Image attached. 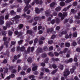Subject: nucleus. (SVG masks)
<instances>
[{
  "label": "nucleus",
  "mask_w": 80,
  "mask_h": 80,
  "mask_svg": "<svg viewBox=\"0 0 80 80\" xmlns=\"http://www.w3.org/2000/svg\"><path fill=\"white\" fill-rule=\"evenodd\" d=\"M59 16V17H61V20H63L64 18H65V17H67V12H65L63 13V15L61 13H60L58 14Z\"/></svg>",
  "instance_id": "nucleus-1"
},
{
  "label": "nucleus",
  "mask_w": 80,
  "mask_h": 80,
  "mask_svg": "<svg viewBox=\"0 0 80 80\" xmlns=\"http://www.w3.org/2000/svg\"><path fill=\"white\" fill-rule=\"evenodd\" d=\"M12 22H9V23L6 22V27L4 26L3 27V29L4 30H7V27H10V25H12L13 23V22L14 21L13 20H12Z\"/></svg>",
  "instance_id": "nucleus-2"
},
{
  "label": "nucleus",
  "mask_w": 80,
  "mask_h": 80,
  "mask_svg": "<svg viewBox=\"0 0 80 80\" xmlns=\"http://www.w3.org/2000/svg\"><path fill=\"white\" fill-rule=\"evenodd\" d=\"M30 49L31 50V52H33V51L34 50V47H32L31 48H30V47H29L28 48L27 52H26V53H28L30 51Z\"/></svg>",
  "instance_id": "nucleus-3"
},
{
  "label": "nucleus",
  "mask_w": 80,
  "mask_h": 80,
  "mask_svg": "<svg viewBox=\"0 0 80 80\" xmlns=\"http://www.w3.org/2000/svg\"><path fill=\"white\" fill-rule=\"evenodd\" d=\"M70 74V72L68 70V69H66L65 71L64 72V76H67Z\"/></svg>",
  "instance_id": "nucleus-4"
},
{
  "label": "nucleus",
  "mask_w": 80,
  "mask_h": 80,
  "mask_svg": "<svg viewBox=\"0 0 80 80\" xmlns=\"http://www.w3.org/2000/svg\"><path fill=\"white\" fill-rule=\"evenodd\" d=\"M25 48L24 46H22L20 48V47H18L17 48V50L18 51H19V50H20V51L23 52V51H25Z\"/></svg>",
  "instance_id": "nucleus-5"
},
{
  "label": "nucleus",
  "mask_w": 80,
  "mask_h": 80,
  "mask_svg": "<svg viewBox=\"0 0 80 80\" xmlns=\"http://www.w3.org/2000/svg\"><path fill=\"white\" fill-rule=\"evenodd\" d=\"M42 11H43V8H41L40 10H39L38 8H36L35 12L36 13H39L40 12H42Z\"/></svg>",
  "instance_id": "nucleus-6"
},
{
  "label": "nucleus",
  "mask_w": 80,
  "mask_h": 80,
  "mask_svg": "<svg viewBox=\"0 0 80 80\" xmlns=\"http://www.w3.org/2000/svg\"><path fill=\"white\" fill-rule=\"evenodd\" d=\"M36 52L37 54H38L39 52L42 53V52H43V49L42 48H38Z\"/></svg>",
  "instance_id": "nucleus-7"
},
{
  "label": "nucleus",
  "mask_w": 80,
  "mask_h": 80,
  "mask_svg": "<svg viewBox=\"0 0 80 80\" xmlns=\"http://www.w3.org/2000/svg\"><path fill=\"white\" fill-rule=\"evenodd\" d=\"M24 1L25 3L26 4V6H28L29 5V3L31 2V0H23Z\"/></svg>",
  "instance_id": "nucleus-8"
},
{
  "label": "nucleus",
  "mask_w": 80,
  "mask_h": 80,
  "mask_svg": "<svg viewBox=\"0 0 80 80\" xmlns=\"http://www.w3.org/2000/svg\"><path fill=\"white\" fill-rule=\"evenodd\" d=\"M73 62V59L70 58L68 60L65 61V62L66 63H68L69 62Z\"/></svg>",
  "instance_id": "nucleus-9"
},
{
  "label": "nucleus",
  "mask_w": 80,
  "mask_h": 80,
  "mask_svg": "<svg viewBox=\"0 0 80 80\" xmlns=\"http://www.w3.org/2000/svg\"><path fill=\"white\" fill-rule=\"evenodd\" d=\"M15 34V35H19L20 36V35H22V34H23V33L22 32H20L19 33L17 31H16L14 32Z\"/></svg>",
  "instance_id": "nucleus-10"
},
{
  "label": "nucleus",
  "mask_w": 80,
  "mask_h": 80,
  "mask_svg": "<svg viewBox=\"0 0 80 80\" xmlns=\"http://www.w3.org/2000/svg\"><path fill=\"white\" fill-rule=\"evenodd\" d=\"M31 7H32V6L31 5H29V7L26 6L24 8V10L25 12H26L28 10V8H31Z\"/></svg>",
  "instance_id": "nucleus-11"
},
{
  "label": "nucleus",
  "mask_w": 80,
  "mask_h": 80,
  "mask_svg": "<svg viewBox=\"0 0 80 80\" xmlns=\"http://www.w3.org/2000/svg\"><path fill=\"white\" fill-rule=\"evenodd\" d=\"M50 11L49 10H47L45 12V15L47 17L50 15Z\"/></svg>",
  "instance_id": "nucleus-12"
},
{
  "label": "nucleus",
  "mask_w": 80,
  "mask_h": 80,
  "mask_svg": "<svg viewBox=\"0 0 80 80\" xmlns=\"http://www.w3.org/2000/svg\"><path fill=\"white\" fill-rule=\"evenodd\" d=\"M35 3H36V4L38 3V0H34V1L31 4L32 5H34Z\"/></svg>",
  "instance_id": "nucleus-13"
},
{
  "label": "nucleus",
  "mask_w": 80,
  "mask_h": 80,
  "mask_svg": "<svg viewBox=\"0 0 80 80\" xmlns=\"http://www.w3.org/2000/svg\"><path fill=\"white\" fill-rule=\"evenodd\" d=\"M53 31V29L52 28L50 29V28H48L47 29V33H49V32H52Z\"/></svg>",
  "instance_id": "nucleus-14"
},
{
  "label": "nucleus",
  "mask_w": 80,
  "mask_h": 80,
  "mask_svg": "<svg viewBox=\"0 0 80 80\" xmlns=\"http://www.w3.org/2000/svg\"><path fill=\"white\" fill-rule=\"evenodd\" d=\"M61 9H62V8L61 7L59 6L56 8V11L57 12H59V11L61 10Z\"/></svg>",
  "instance_id": "nucleus-15"
},
{
  "label": "nucleus",
  "mask_w": 80,
  "mask_h": 80,
  "mask_svg": "<svg viewBox=\"0 0 80 80\" xmlns=\"http://www.w3.org/2000/svg\"><path fill=\"white\" fill-rule=\"evenodd\" d=\"M65 38L67 39V38H71V37H72V34L71 33H70L69 34V36H68V34H67L66 36L65 37Z\"/></svg>",
  "instance_id": "nucleus-16"
},
{
  "label": "nucleus",
  "mask_w": 80,
  "mask_h": 80,
  "mask_svg": "<svg viewBox=\"0 0 80 80\" xmlns=\"http://www.w3.org/2000/svg\"><path fill=\"white\" fill-rule=\"evenodd\" d=\"M60 5L61 7H64L65 5V3L64 2H61L60 3Z\"/></svg>",
  "instance_id": "nucleus-17"
},
{
  "label": "nucleus",
  "mask_w": 80,
  "mask_h": 80,
  "mask_svg": "<svg viewBox=\"0 0 80 80\" xmlns=\"http://www.w3.org/2000/svg\"><path fill=\"white\" fill-rule=\"evenodd\" d=\"M1 54H3L5 55H7V56H8V57L9 56V52H8V51L6 52L5 53V54H3V52H2L1 53Z\"/></svg>",
  "instance_id": "nucleus-18"
},
{
  "label": "nucleus",
  "mask_w": 80,
  "mask_h": 80,
  "mask_svg": "<svg viewBox=\"0 0 80 80\" xmlns=\"http://www.w3.org/2000/svg\"><path fill=\"white\" fill-rule=\"evenodd\" d=\"M76 68V67H73L72 69H71L70 72L71 73H73L74 72V70Z\"/></svg>",
  "instance_id": "nucleus-19"
},
{
  "label": "nucleus",
  "mask_w": 80,
  "mask_h": 80,
  "mask_svg": "<svg viewBox=\"0 0 80 80\" xmlns=\"http://www.w3.org/2000/svg\"><path fill=\"white\" fill-rule=\"evenodd\" d=\"M55 4H56L55 2H52L50 4V6L51 7H54V6L55 5Z\"/></svg>",
  "instance_id": "nucleus-20"
},
{
  "label": "nucleus",
  "mask_w": 80,
  "mask_h": 80,
  "mask_svg": "<svg viewBox=\"0 0 80 80\" xmlns=\"http://www.w3.org/2000/svg\"><path fill=\"white\" fill-rule=\"evenodd\" d=\"M38 67V66H36L32 68V71H35V70L37 69Z\"/></svg>",
  "instance_id": "nucleus-21"
},
{
  "label": "nucleus",
  "mask_w": 80,
  "mask_h": 80,
  "mask_svg": "<svg viewBox=\"0 0 80 80\" xmlns=\"http://www.w3.org/2000/svg\"><path fill=\"white\" fill-rule=\"evenodd\" d=\"M10 13L11 15H15L16 13V12H14V10H12L10 12Z\"/></svg>",
  "instance_id": "nucleus-22"
},
{
  "label": "nucleus",
  "mask_w": 80,
  "mask_h": 80,
  "mask_svg": "<svg viewBox=\"0 0 80 80\" xmlns=\"http://www.w3.org/2000/svg\"><path fill=\"white\" fill-rule=\"evenodd\" d=\"M22 16H23L24 17H27L28 18H30V16H27L25 14H24L22 15Z\"/></svg>",
  "instance_id": "nucleus-23"
},
{
  "label": "nucleus",
  "mask_w": 80,
  "mask_h": 80,
  "mask_svg": "<svg viewBox=\"0 0 80 80\" xmlns=\"http://www.w3.org/2000/svg\"><path fill=\"white\" fill-rule=\"evenodd\" d=\"M63 34H67V32L66 31H63L61 32V35L59 34L60 37L63 35Z\"/></svg>",
  "instance_id": "nucleus-24"
},
{
  "label": "nucleus",
  "mask_w": 80,
  "mask_h": 80,
  "mask_svg": "<svg viewBox=\"0 0 80 80\" xmlns=\"http://www.w3.org/2000/svg\"><path fill=\"white\" fill-rule=\"evenodd\" d=\"M38 42V39L37 38H36L34 40V45H35V44L37 43V42Z\"/></svg>",
  "instance_id": "nucleus-25"
},
{
  "label": "nucleus",
  "mask_w": 80,
  "mask_h": 80,
  "mask_svg": "<svg viewBox=\"0 0 80 80\" xmlns=\"http://www.w3.org/2000/svg\"><path fill=\"white\" fill-rule=\"evenodd\" d=\"M51 60H52V61H59L60 60H59V59L58 58H57L56 59H54V58H52Z\"/></svg>",
  "instance_id": "nucleus-26"
},
{
  "label": "nucleus",
  "mask_w": 80,
  "mask_h": 80,
  "mask_svg": "<svg viewBox=\"0 0 80 80\" xmlns=\"http://www.w3.org/2000/svg\"><path fill=\"white\" fill-rule=\"evenodd\" d=\"M28 62L29 63H31L32 62V58H28Z\"/></svg>",
  "instance_id": "nucleus-27"
},
{
  "label": "nucleus",
  "mask_w": 80,
  "mask_h": 80,
  "mask_svg": "<svg viewBox=\"0 0 80 80\" xmlns=\"http://www.w3.org/2000/svg\"><path fill=\"white\" fill-rule=\"evenodd\" d=\"M8 43H9L8 42L6 41L4 42V45L6 46V47H8Z\"/></svg>",
  "instance_id": "nucleus-28"
},
{
  "label": "nucleus",
  "mask_w": 80,
  "mask_h": 80,
  "mask_svg": "<svg viewBox=\"0 0 80 80\" xmlns=\"http://www.w3.org/2000/svg\"><path fill=\"white\" fill-rule=\"evenodd\" d=\"M38 3H37V4H39V5H41L42 3H43V1L42 0L39 1L38 0Z\"/></svg>",
  "instance_id": "nucleus-29"
},
{
  "label": "nucleus",
  "mask_w": 80,
  "mask_h": 80,
  "mask_svg": "<svg viewBox=\"0 0 80 80\" xmlns=\"http://www.w3.org/2000/svg\"><path fill=\"white\" fill-rule=\"evenodd\" d=\"M23 25L22 24H20L18 26V27H19V29H21V28H23Z\"/></svg>",
  "instance_id": "nucleus-30"
},
{
  "label": "nucleus",
  "mask_w": 80,
  "mask_h": 80,
  "mask_svg": "<svg viewBox=\"0 0 80 80\" xmlns=\"http://www.w3.org/2000/svg\"><path fill=\"white\" fill-rule=\"evenodd\" d=\"M49 60V59L48 58L44 61V63H48V61Z\"/></svg>",
  "instance_id": "nucleus-31"
},
{
  "label": "nucleus",
  "mask_w": 80,
  "mask_h": 80,
  "mask_svg": "<svg viewBox=\"0 0 80 80\" xmlns=\"http://www.w3.org/2000/svg\"><path fill=\"white\" fill-rule=\"evenodd\" d=\"M27 33H29V34H32V32L31 30H28L27 31Z\"/></svg>",
  "instance_id": "nucleus-32"
},
{
  "label": "nucleus",
  "mask_w": 80,
  "mask_h": 80,
  "mask_svg": "<svg viewBox=\"0 0 80 80\" xmlns=\"http://www.w3.org/2000/svg\"><path fill=\"white\" fill-rule=\"evenodd\" d=\"M73 0H66V1H65V3H70L71 2H72Z\"/></svg>",
  "instance_id": "nucleus-33"
},
{
  "label": "nucleus",
  "mask_w": 80,
  "mask_h": 80,
  "mask_svg": "<svg viewBox=\"0 0 80 80\" xmlns=\"http://www.w3.org/2000/svg\"><path fill=\"white\" fill-rule=\"evenodd\" d=\"M72 36L73 37H77V33L76 32L74 33Z\"/></svg>",
  "instance_id": "nucleus-34"
},
{
  "label": "nucleus",
  "mask_w": 80,
  "mask_h": 80,
  "mask_svg": "<svg viewBox=\"0 0 80 80\" xmlns=\"http://www.w3.org/2000/svg\"><path fill=\"white\" fill-rule=\"evenodd\" d=\"M4 23V22L2 19L0 20V24L3 25Z\"/></svg>",
  "instance_id": "nucleus-35"
},
{
  "label": "nucleus",
  "mask_w": 80,
  "mask_h": 80,
  "mask_svg": "<svg viewBox=\"0 0 80 80\" xmlns=\"http://www.w3.org/2000/svg\"><path fill=\"white\" fill-rule=\"evenodd\" d=\"M20 17V16L17 15L14 18L15 20H16V19H17V18H19Z\"/></svg>",
  "instance_id": "nucleus-36"
},
{
  "label": "nucleus",
  "mask_w": 80,
  "mask_h": 80,
  "mask_svg": "<svg viewBox=\"0 0 80 80\" xmlns=\"http://www.w3.org/2000/svg\"><path fill=\"white\" fill-rule=\"evenodd\" d=\"M60 46L61 47H62V48H63V47H64V46H65V45H64V43L62 42L61 43Z\"/></svg>",
  "instance_id": "nucleus-37"
},
{
  "label": "nucleus",
  "mask_w": 80,
  "mask_h": 80,
  "mask_svg": "<svg viewBox=\"0 0 80 80\" xmlns=\"http://www.w3.org/2000/svg\"><path fill=\"white\" fill-rule=\"evenodd\" d=\"M66 47H69L70 46V43H66Z\"/></svg>",
  "instance_id": "nucleus-38"
},
{
  "label": "nucleus",
  "mask_w": 80,
  "mask_h": 80,
  "mask_svg": "<svg viewBox=\"0 0 80 80\" xmlns=\"http://www.w3.org/2000/svg\"><path fill=\"white\" fill-rule=\"evenodd\" d=\"M72 45H73V46H75L77 45V42H73L72 43Z\"/></svg>",
  "instance_id": "nucleus-39"
},
{
  "label": "nucleus",
  "mask_w": 80,
  "mask_h": 80,
  "mask_svg": "<svg viewBox=\"0 0 80 80\" xmlns=\"http://www.w3.org/2000/svg\"><path fill=\"white\" fill-rule=\"evenodd\" d=\"M57 69L54 70V71L52 72L51 73V74H54V73H56V72H57Z\"/></svg>",
  "instance_id": "nucleus-40"
},
{
  "label": "nucleus",
  "mask_w": 80,
  "mask_h": 80,
  "mask_svg": "<svg viewBox=\"0 0 80 80\" xmlns=\"http://www.w3.org/2000/svg\"><path fill=\"white\" fill-rule=\"evenodd\" d=\"M55 20L53 19L51 21V23L52 24H53L55 23Z\"/></svg>",
  "instance_id": "nucleus-41"
},
{
  "label": "nucleus",
  "mask_w": 80,
  "mask_h": 80,
  "mask_svg": "<svg viewBox=\"0 0 80 80\" xmlns=\"http://www.w3.org/2000/svg\"><path fill=\"white\" fill-rule=\"evenodd\" d=\"M22 42H23V40H21L19 41H18V44H19V45H20V44L22 43Z\"/></svg>",
  "instance_id": "nucleus-42"
},
{
  "label": "nucleus",
  "mask_w": 80,
  "mask_h": 80,
  "mask_svg": "<svg viewBox=\"0 0 80 80\" xmlns=\"http://www.w3.org/2000/svg\"><path fill=\"white\" fill-rule=\"evenodd\" d=\"M59 68L61 70H62L63 69V65H61L59 67Z\"/></svg>",
  "instance_id": "nucleus-43"
},
{
  "label": "nucleus",
  "mask_w": 80,
  "mask_h": 80,
  "mask_svg": "<svg viewBox=\"0 0 80 80\" xmlns=\"http://www.w3.org/2000/svg\"><path fill=\"white\" fill-rule=\"evenodd\" d=\"M43 50L45 51H47V50H48V48H47V47H44Z\"/></svg>",
  "instance_id": "nucleus-44"
},
{
  "label": "nucleus",
  "mask_w": 80,
  "mask_h": 80,
  "mask_svg": "<svg viewBox=\"0 0 80 80\" xmlns=\"http://www.w3.org/2000/svg\"><path fill=\"white\" fill-rule=\"evenodd\" d=\"M34 20H35L36 21H37V20H38V19H39V18H38V17H35L34 18Z\"/></svg>",
  "instance_id": "nucleus-45"
},
{
  "label": "nucleus",
  "mask_w": 80,
  "mask_h": 80,
  "mask_svg": "<svg viewBox=\"0 0 80 80\" xmlns=\"http://www.w3.org/2000/svg\"><path fill=\"white\" fill-rule=\"evenodd\" d=\"M15 42H13V41H12L11 42V46L12 47V45H15Z\"/></svg>",
  "instance_id": "nucleus-46"
},
{
  "label": "nucleus",
  "mask_w": 80,
  "mask_h": 80,
  "mask_svg": "<svg viewBox=\"0 0 80 80\" xmlns=\"http://www.w3.org/2000/svg\"><path fill=\"white\" fill-rule=\"evenodd\" d=\"M37 26H36L33 28V30H35V31H37Z\"/></svg>",
  "instance_id": "nucleus-47"
},
{
  "label": "nucleus",
  "mask_w": 80,
  "mask_h": 80,
  "mask_svg": "<svg viewBox=\"0 0 80 80\" xmlns=\"http://www.w3.org/2000/svg\"><path fill=\"white\" fill-rule=\"evenodd\" d=\"M52 67L53 68H57V66L55 64L52 65Z\"/></svg>",
  "instance_id": "nucleus-48"
},
{
  "label": "nucleus",
  "mask_w": 80,
  "mask_h": 80,
  "mask_svg": "<svg viewBox=\"0 0 80 80\" xmlns=\"http://www.w3.org/2000/svg\"><path fill=\"white\" fill-rule=\"evenodd\" d=\"M48 55H50V56H51L52 57H53L54 56L53 54H52L51 52H49L48 53Z\"/></svg>",
  "instance_id": "nucleus-49"
},
{
  "label": "nucleus",
  "mask_w": 80,
  "mask_h": 80,
  "mask_svg": "<svg viewBox=\"0 0 80 80\" xmlns=\"http://www.w3.org/2000/svg\"><path fill=\"white\" fill-rule=\"evenodd\" d=\"M21 74L24 75H25V72L24 71H22L21 72Z\"/></svg>",
  "instance_id": "nucleus-50"
},
{
  "label": "nucleus",
  "mask_w": 80,
  "mask_h": 80,
  "mask_svg": "<svg viewBox=\"0 0 80 80\" xmlns=\"http://www.w3.org/2000/svg\"><path fill=\"white\" fill-rule=\"evenodd\" d=\"M8 17H9V15L8 14L5 16V18L6 19H8Z\"/></svg>",
  "instance_id": "nucleus-51"
},
{
  "label": "nucleus",
  "mask_w": 80,
  "mask_h": 80,
  "mask_svg": "<svg viewBox=\"0 0 80 80\" xmlns=\"http://www.w3.org/2000/svg\"><path fill=\"white\" fill-rule=\"evenodd\" d=\"M3 63H7V61L6 59L4 60L3 62Z\"/></svg>",
  "instance_id": "nucleus-52"
},
{
  "label": "nucleus",
  "mask_w": 80,
  "mask_h": 80,
  "mask_svg": "<svg viewBox=\"0 0 80 80\" xmlns=\"http://www.w3.org/2000/svg\"><path fill=\"white\" fill-rule=\"evenodd\" d=\"M54 54L55 56H58V55H59V53H58L56 52H54Z\"/></svg>",
  "instance_id": "nucleus-53"
},
{
  "label": "nucleus",
  "mask_w": 80,
  "mask_h": 80,
  "mask_svg": "<svg viewBox=\"0 0 80 80\" xmlns=\"http://www.w3.org/2000/svg\"><path fill=\"white\" fill-rule=\"evenodd\" d=\"M73 6H76L77 5V2H74L73 3Z\"/></svg>",
  "instance_id": "nucleus-54"
},
{
  "label": "nucleus",
  "mask_w": 80,
  "mask_h": 80,
  "mask_svg": "<svg viewBox=\"0 0 80 80\" xmlns=\"http://www.w3.org/2000/svg\"><path fill=\"white\" fill-rule=\"evenodd\" d=\"M42 57L44 58L47 57V54L45 53H44L42 55Z\"/></svg>",
  "instance_id": "nucleus-55"
},
{
  "label": "nucleus",
  "mask_w": 80,
  "mask_h": 80,
  "mask_svg": "<svg viewBox=\"0 0 80 80\" xmlns=\"http://www.w3.org/2000/svg\"><path fill=\"white\" fill-rule=\"evenodd\" d=\"M34 77H35V76H34V75H31V76H30L29 77V78H34Z\"/></svg>",
  "instance_id": "nucleus-56"
},
{
  "label": "nucleus",
  "mask_w": 80,
  "mask_h": 80,
  "mask_svg": "<svg viewBox=\"0 0 80 80\" xmlns=\"http://www.w3.org/2000/svg\"><path fill=\"white\" fill-rule=\"evenodd\" d=\"M8 72V68H6L5 70L4 73H7Z\"/></svg>",
  "instance_id": "nucleus-57"
},
{
  "label": "nucleus",
  "mask_w": 80,
  "mask_h": 80,
  "mask_svg": "<svg viewBox=\"0 0 80 80\" xmlns=\"http://www.w3.org/2000/svg\"><path fill=\"white\" fill-rule=\"evenodd\" d=\"M68 50V49H67V48H65L63 50L64 53H65V52H66Z\"/></svg>",
  "instance_id": "nucleus-58"
},
{
  "label": "nucleus",
  "mask_w": 80,
  "mask_h": 80,
  "mask_svg": "<svg viewBox=\"0 0 80 80\" xmlns=\"http://www.w3.org/2000/svg\"><path fill=\"white\" fill-rule=\"evenodd\" d=\"M2 35H6V32L4 31L2 32Z\"/></svg>",
  "instance_id": "nucleus-59"
},
{
  "label": "nucleus",
  "mask_w": 80,
  "mask_h": 80,
  "mask_svg": "<svg viewBox=\"0 0 80 80\" xmlns=\"http://www.w3.org/2000/svg\"><path fill=\"white\" fill-rule=\"evenodd\" d=\"M30 71H31V69H30V68L28 69L27 70V72H28V73H29V72H30Z\"/></svg>",
  "instance_id": "nucleus-60"
},
{
  "label": "nucleus",
  "mask_w": 80,
  "mask_h": 80,
  "mask_svg": "<svg viewBox=\"0 0 80 80\" xmlns=\"http://www.w3.org/2000/svg\"><path fill=\"white\" fill-rule=\"evenodd\" d=\"M12 33H13V32H8L9 35L10 36H11V35H12Z\"/></svg>",
  "instance_id": "nucleus-61"
},
{
  "label": "nucleus",
  "mask_w": 80,
  "mask_h": 80,
  "mask_svg": "<svg viewBox=\"0 0 80 80\" xmlns=\"http://www.w3.org/2000/svg\"><path fill=\"white\" fill-rule=\"evenodd\" d=\"M56 30H58L60 29V27L59 26H57L56 27Z\"/></svg>",
  "instance_id": "nucleus-62"
},
{
  "label": "nucleus",
  "mask_w": 80,
  "mask_h": 80,
  "mask_svg": "<svg viewBox=\"0 0 80 80\" xmlns=\"http://www.w3.org/2000/svg\"><path fill=\"white\" fill-rule=\"evenodd\" d=\"M42 26H38V30H41V29H42Z\"/></svg>",
  "instance_id": "nucleus-63"
},
{
  "label": "nucleus",
  "mask_w": 80,
  "mask_h": 80,
  "mask_svg": "<svg viewBox=\"0 0 80 80\" xmlns=\"http://www.w3.org/2000/svg\"><path fill=\"white\" fill-rule=\"evenodd\" d=\"M77 51V52H80V48H78L76 49Z\"/></svg>",
  "instance_id": "nucleus-64"
}]
</instances>
